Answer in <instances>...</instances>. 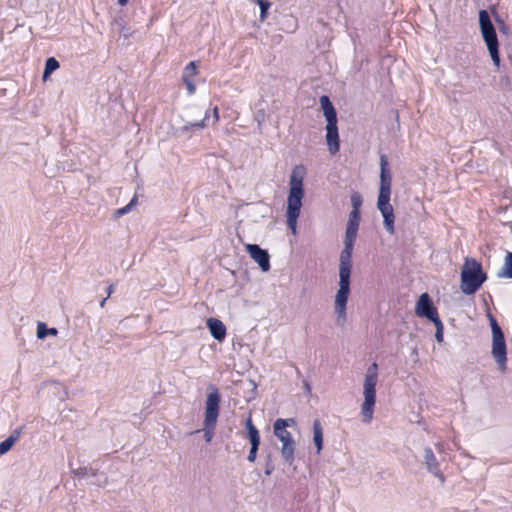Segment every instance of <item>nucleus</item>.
Returning a JSON list of instances; mask_svg holds the SVG:
<instances>
[{
    "label": "nucleus",
    "instance_id": "f257e3e1",
    "mask_svg": "<svg viewBox=\"0 0 512 512\" xmlns=\"http://www.w3.org/2000/svg\"><path fill=\"white\" fill-rule=\"evenodd\" d=\"M391 185L392 176L389 170L388 159L385 154H382L380 156V185L377 200V209L380 211L383 217V223L386 231L389 234H394L395 216L393 207L390 204Z\"/></svg>",
    "mask_w": 512,
    "mask_h": 512
},
{
    "label": "nucleus",
    "instance_id": "f03ea898",
    "mask_svg": "<svg viewBox=\"0 0 512 512\" xmlns=\"http://www.w3.org/2000/svg\"><path fill=\"white\" fill-rule=\"evenodd\" d=\"M305 174V167L297 165L293 168L289 180L286 217L287 226L294 235L297 233V219L300 215L302 199L304 197L303 180Z\"/></svg>",
    "mask_w": 512,
    "mask_h": 512
},
{
    "label": "nucleus",
    "instance_id": "7ed1b4c3",
    "mask_svg": "<svg viewBox=\"0 0 512 512\" xmlns=\"http://www.w3.org/2000/svg\"><path fill=\"white\" fill-rule=\"evenodd\" d=\"M487 274L474 258L466 257L461 268L460 289L466 295L474 294L486 281Z\"/></svg>",
    "mask_w": 512,
    "mask_h": 512
},
{
    "label": "nucleus",
    "instance_id": "20e7f679",
    "mask_svg": "<svg viewBox=\"0 0 512 512\" xmlns=\"http://www.w3.org/2000/svg\"><path fill=\"white\" fill-rule=\"evenodd\" d=\"M378 381V366L377 363H372L365 374L363 384L364 401L361 405L362 421L370 423L373 418V411L376 402V385Z\"/></svg>",
    "mask_w": 512,
    "mask_h": 512
},
{
    "label": "nucleus",
    "instance_id": "39448f33",
    "mask_svg": "<svg viewBox=\"0 0 512 512\" xmlns=\"http://www.w3.org/2000/svg\"><path fill=\"white\" fill-rule=\"evenodd\" d=\"M320 104L326 119V142L329 152L334 155L339 151V134L337 127V114L328 96L320 97Z\"/></svg>",
    "mask_w": 512,
    "mask_h": 512
},
{
    "label": "nucleus",
    "instance_id": "423d86ee",
    "mask_svg": "<svg viewBox=\"0 0 512 512\" xmlns=\"http://www.w3.org/2000/svg\"><path fill=\"white\" fill-rule=\"evenodd\" d=\"M220 394L214 386L209 387V393L205 402V418L203 422L204 438L211 442L219 416Z\"/></svg>",
    "mask_w": 512,
    "mask_h": 512
},
{
    "label": "nucleus",
    "instance_id": "0eeeda50",
    "mask_svg": "<svg viewBox=\"0 0 512 512\" xmlns=\"http://www.w3.org/2000/svg\"><path fill=\"white\" fill-rule=\"evenodd\" d=\"M479 26L481 35L483 40L487 46L490 57L493 61V64L496 67L500 66V56H499V42L496 34V30L494 28L493 23L491 22L490 16L486 10L479 11Z\"/></svg>",
    "mask_w": 512,
    "mask_h": 512
},
{
    "label": "nucleus",
    "instance_id": "6e6552de",
    "mask_svg": "<svg viewBox=\"0 0 512 512\" xmlns=\"http://www.w3.org/2000/svg\"><path fill=\"white\" fill-rule=\"evenodd\" d=\"M273 433L281 442L280 453L285 464L291 466L295 461L296 442L292 434L286 429V422L276 420L273 424Z\"/></svg>",
    "mask_w": 512,
    "mask_h": 512
},
{
    "label": "nucleus",
    "instance_id": "1a4fd4ad",
    "mask_svg": "<svg viewBox=\"0 0 512 512\" xmlns=\"http://www.w3.org/2000/svg\"><path fill=\"white\" fill-rule=\"evenodd\" d=\"M352 265L339 264V289L335 297V313L338 319L345 320L346 304L350 292V275Z\"/></svg>",
    "mask_w": 512,
    "mask_h": 512
},
{
    "label": "nucleus",
    "instance_id": "9d476101",
    "mask_svg": "<svg viewBox=\"0 0 512 512\" xmlns=\"http://www.w3.org/2000/svg\"><path fill=\"white\" fill-rule=\"evenodd\" d=\"M491 354L498 365V369L505 372L507 369V346L503 333L492 335Z\"/></svg>",
    "mask_w": 512,
    "mask_h": 512
},
{
    "label": "nucleus",
    "instance_id": "9b49d317",
    "mask_svg": "<svg viewBox=\"0 0 512 512\" xmlns=\"http://www.w3.org/2000/svg\"><path fill=\"white\" fill-rule=\"evenodd\" d=\"M358 228L346 226L344 248L340 253V263L343 265H352L351 257L354 247V242L357 237Z\"/></svg>",
    "mask_w": 512,
    "mask_h": 512
},
{
    "label": "nucleus",
    "instance_id": "f8f14e48",
    "mask_svg": "<svg viewBox=\"0 0 512 512\" xmlns=\"http://www.w3.org/2000/svg\"><path fill=\"white\" fill-rule=\"evenodd\" d=\"M415 312L420 317H425L431 321L439 318L436 308L434 307L430 296L427 293H423L420 295L416 307Z\"/></svg>",
    "mask_w": 512,
    "mask_h": 512
},
{
    "label": "nucleus",
    "instance_id": "ddd939ff",
    "mask_svg": "<svg viewBox=\"0 0 512 512\" xmlns=\"http://www.w3.org/2000/svg\"><path fill=\"white\" fill-rule=\"evenodd\" d=\"M245 248L250 257L259 265L263 272L270 270V256L266 250L260 248L257 244H247Z\"/></svg>",
    "mask_w": 512,
    "mask_h": 512
},
{
    "label": "nucleus",
    "instance_id": "4468645a",
    "mask_svg": "<svg viewBox=\"0 0 512 512\" xmlns=\"http://www.w3.org/2000/svg\"><path fill=\"white\" fill-rule=\"evenodd\" d=\"M424 464L427 468V470L434 475L436 478L440 480L441 483L445 481V477L443 473L441 472V469L439 467V462L437 461L433 451L431 448L426 447L424 449Z\"/></svg>",
    "mask_w": 512,
    "mask_h": 512
},
{
    "label": "nucleus",
    "instance_id": "2eb2a0df",
    "mask_svg": "<svg viewBox=\"0 0 512 512\" xmlns=\"http://www.w3.org/2000/svg\"><path fill=\"white\" fill-rule=\"evenodd\" d=\"M207 327L212 337L218 341H223L226 336V327L222 321L216 318L207 319Z\"/></svg>",
    "mask_w": 512,
    "mask_h": 512
},
{
    "label": "nucleus",
    "instance_id": "dca6fc26",
    "mask_svg": "<svg viewBox=\"0 0 512 512\" xmlns=\"http://www.w3.org/2000/svg\"><path fill=\"white\" fill-rule=\"evenodd\" d=\"M208 119V111L205 112L203 119L194 122H187L181 127L176 128L175 135L183 136L193 129H203L206 127V120Z\"/></svg>",
    "mask_w": 512,
    "mask_h": 512
},
{
    "label": "nucleus",
    "instance_id": "f3484780",
    "mask_svg": "<svg viewBox=\"0 0 512 512\" xmlns=\"http://www.w3.org/2000/svg\"><path fill=\"white\" fill-rule=\"evenodd\" d=\"M248 438L251 447L259 448L260 445V434L258 429L254 426L251 416H249L245 422Z\"/></svg>",
    "mask_w": 512,
    "mask_h": 512
},
{
    "label": "nucleus",
    "instance_id": "a211bd4d",
    "mask_svg": "<svg viewBox=\"0 0 512 512\" xmlns=\"http://www.w3.org/2000/svg\"><path fill=\"white\" fill-rule=\"evenodd\" d=\"M313 442L317 448V454H320L323 448V429L318 419L313 422Z\"/></svg>",
    "mask_w": 512,
    "mask_h": 512
},
{
    "label": "nucleus",
    "instance_id": "6ab92c4d",
    "mask_svg": "<svg viewBox=\"0 0 512 512\" xmlns=\"http://www.w3.org/2000/svg\"><path fill=\"white\" fill-rule=\"evenodd\" d=\"M497 276L498 278L512 279V252L506 253L503 266Z\"/></svg>",
    "mask_w": 512,
    "mask_h": 512
},
{
    "label": "nucleus",
    "instance_id": "aec40b11",
    "mask_svg": "<svg viewBox=\"0 0 512 512\" xmlns=\"http://www.w3.org/2000/svg\"><path fill=\"white\" fill-rule=\"evenodd\" d=\"M58 334V330L56 328H47L46 324L43 322H38L37 324V338L44 339L48 335L56 336Z\"/></svg>",
    "mask_w": 512,
    "mask_h": 512
},
{
    "label": "nucleus",
    "instance_id": "412c9836",
    "mask_svg": "<svg viewBox=\"0 0 512 512\" xmlns=\"http://www.w3.org/2000/svg\"><path fill=\"white\" fill-rule=\"evenodd\" d=\"M58 68H59V62L53 57L48 58L45 63L43 78L46 79L48 77V75H50L52 72H54Z\"/></svg>",
    "mask_w": 512,
    "mask_h": 512
},
{
    "label": "nucleus",
    "instance_id": "4be33fe9",
    "mask_svg": "<svg viewBox=\"0 0 512 512\" xmlns=\"http://www.w3.org/2000/svg\"><path fill=\"white\" fill-rule=\"evenodd\" d=\"M196 71H197L196 62L195 61L189 62L183 70L182 79L183 80H191V78L196 75Z\"/></svg>",
    "mask_w": 512,
    "mask_h": 512
},
{
    "label": "nucleus",
    "instance_id": "5701e85b",
    "mask_svg": "<svg viewBox=\"0 0 512 512\" xmlns=\"http://www.w3.org/2000/svg\"><path fill=\"white\" fill-rule=\"evenodd\" d=\"M136 203H137V197H136V196H134V197L131 199V201H130L126 206H124V207H122V208H120V209H117V210L115 211V216H116V217H121V216H123V215H125V214L129 213V212L131 211L132 207L136 205Z\"/></svg>",
    "mask_w": 512,
    "mask_h": 512
},
{
    "label": "nucleus",
    "instance_id": "b1692460",
    "mask_svg": "<svg viewBox=\"0 0 512 512\" xmlns=\"http://www.w3.org/2000/svg\"><path fill=\"white\" fill-rule=\"evenodd\" d=\"M432 322L434 323V325L436 327L435 339L438 343H441V342H443V330H444L443 323L440 320V318H436Z\"/></svg>",
    "mask_w": 512,
    "mask_h": 512
},
{
    "label": "nucleus",
    "instance_id": "393cba45",
    "mask_svg": "<svg viewBox=\"0 0 512 512\" xmlns=\"http://www.w3.org/2000/svg\"><path fill=\"white\" fill-rule=\"evenodd\" d=\"M360 224V211H351L349 213V219L347 226L359 228Z\"/></svg>",
    "mask_w": 512,
    "mask_h": 512
},
{
    "label": "nucleus",
    "instance_id": "a878e982",
    "mask_svg": "<svg viewBox=\"0 0 512 512\" xmlns=\"http://www.w3.org/2000/svg\"><path fill=\"white\" fill-rule=\"evenodd\" d=\"M362 202H363V200H362V196L360 193H358V192L352 193V195H351L352 210L351 211H360Z\"/></svg>",
    "mask_w": 512,
    "mask_h": 512
},
{
    "label": "nucleus",
    "instance_id": "bb28decb",
    "mask_svg": "<svg viewBox=\"0 0 512 512\" xmlns=\"http://www.w3.org/2000/svg\"><path fill=\"white\" fill-rule=\"evenodd\" d=\"M258 5L260 6V20L264 21L267 17V11L271 6V3L267 0H257Z\"/></svg>",
    "mask_w": 512,
    "mask_h": 512
},
{
    "label": "nucleus",
    "instance_id": "cd10ccee",
    "mask_svg": "<svg viewBox=\"0 0 512 512\" xmlns=\"http://www.w3.org/2000/svg\"><path fill=\"white\" fill-rule=\"evenodd\" d=\"M488 317H489V321H490L492 335H497V334L503 333V331H502L501 327L499 326V324L497 323L496 319L491 314H488Z\"/></svg>",
    "mask_w": 512,
    "mask_h": 512
},
{
    "label": "nucleus",
    "instance_id": "c85d7f7f",
    "mask_svg": "<svg viewBox=\"0 0 512 512\" xmlns=\"http://www.w3.org/2000/svg\"><path fill=\"white\" fill-rule=\"evenodd\" d=\"M14 444L12 443V439H5L0 443V455L6 454Z\"/></svg>",
    "mask_w": 512,
    "mask_h": 512
},
{
    "label": "nucleus",
    "instance_id": "c756f323",
    "mask_svg": "<svg viewBox=\"0 0 512 512\" xmlns=\"http://www.w3.org/2000/svg\"><path fill=\"white\" fill-rule=\"evenodd\" d=\"M274 468H275L274 464H273V462L271 460V457L269 456L268 460L266 462V465H265V474L268 475V476L271 475L273 473V471H274Z\"/></svg>",
    "mask_w": 512,
    "mask_h": 512
},
{
    "label": "nucleus",
    "instance_id": "7c9ffc66",
    "mask_svg": "<svg viewBox=\"0 0 512 512\" xmlns=\"http://www.w3.org/2000/svg\"><path fill=\"white\" fill-rule=\"evenodd\" d=\"M257 451H258V448L250 447V451H249V454L247 457V460L249 462H251V463L255 462V460L257 458Z\"/></svg>",
    "mask_w": 512,
    "mask_h": 512
},
{
    "label": "nucleus",
    "instance_id": "2f4dec72",
    "mask_svg": "<svg viewBox=\"0 0 512 512\" xmlns=\"http://www.w3.org/2000/svg\"><path fill=\"white\" fill-rule=\"evenodd\" d=\"M20 435H21V429H16L11 433V435L8 437V439H12V443L15 444L19 440Z\"/></svg>",
    "mask_w": 512,
    "mask_h": 512
},
{
    "label": "nucleus",
    "instance_id": "473e14b6",
    "mask_svg": "<svg viewBox=\"0 0 512 512\" xmlns=\"http://www.w3.org/2000/svg\"><path fill=\"white\" fill-rule=\"evenodd\" d=\"M20 435H21V429H16L11 433V435L8 437V439H12V443L15 444L19 440Z\"/></svg>",
    "mask_w": 512,
    "mask_h": 512
},
{
    "label": "nucleus",
    "instance_id": "72a5a7b5",
    "mask_svg": "<svg viewBox=\"0 0 512 512\" xmlns=\"http://www.w3.org/2000/svg\"><path fill=\"white\" fill-rule=\"evenodd\" d=\"M183 81H184V83L186 84V87H187L188 93H189L190 95H192V94L195 92V89H196V87H195L194 83L192 82V80H183Z\"/></svg>",
    "mask_w": 512,
    "mask_h": 512
},
{
    "label": "nucleus",
    "instance_id": "f704fd0d",
    "mask_svg": "<svg viewBox=\"0 0 512 512\" xmlns=\"http://www.w3.org/2000/svg\"><path fill=\"white\" fill-rule=\"evenodd\" d=\"M277 420L286 422V428L296 425V421L294 418H288V419L278 418Z\"/></svg>",
    "mask_w": 512,
    "mask_h": 512
},
{
    "label": "nucleus",
    "instance_id": "c9c22d12",
    "mask_svg": "<svg viewBox=\"0 0 512 512\" xmlns=\"http://www.w3.org/2000/svg\"><path fill=\"white\" fill-rule=\"evenodd\" d=\"M74 474L78 477H85L87 475V469L85 467L79 468L74 471Z\"/></svg>",
    "mask_w": 512,
    "mask_h": 512
},
{
    "label": "nucleus",
    "instance_id": "e433bc0d",
    "mask_svg": "<svg viewBox=\"0 0 512 512\" xmlns=\"http://www.w3.org/2000/svg\"><path fill=\"white\" fill-rule=\"evenodd\" d=\"M120 35L123 36L124 38H128L131 35L130 28L123 27L121 29Z\"/></svg>",
    "mask_w": 512,
    "mask_h": 512
},
{
    "label": "nucleus",
    "instance_id": "4c0bfd02",
    "mask_svg": "<svg viewBox=\"0 0 512 512\" xmlns=\"http://www.w3.org/2000/svg\"><path fill=\"white\" fill-rule=\"evenodd\" d=\"M213 118H214V122H217L218 119H219V114H218V108L217 107H215L213 109Z\"/></svg>",
    "mask_w": 512,
    "mask_h": 512
},
{
    "label": "nucleus",
    "instance_id": "58836bf2",
    "mask_svg": "<svg viewBox=\"0 0 512 512\" xmlns=\"http://www.w3.org/2000/svg\"><path fill=\"white\" fill-rule=\"evenodd\" d=\"M114 291V285L113 284H110L107 288V298H109L111 296V294L113 293Z\"/></svg>",
    "mask_w": 512,
    "mask_h": 512
},
{
    "label": "nucleus",
    "instance_id": "ea45409f",
    "mask_svg": "<svg viewBox=\"0 0 512 512\" xmlns=\"http://www.w3.org/2000/svg\"><path fill=\"white\" fill-rule=\"evenodd\" d=\"M119 5L125 6L128 3V0H118Z\"/></svg>",
    "mask_w": 512,
    "mask_h": 512
},
{
    "label": "nucleus",
    "instance_id": "a19ab883",
    "mask_svg": "<svg viewBox=\"0 0 512 512\" xmlns=\"http://www.w3.org/2000/svg\"><path fill=\"white\" fill-rule=\"evenodd\" d=\"M107 299H108L107 296L102 299V301L100 302V307H102V308L104 307Z\"/></svg>",
    "mask_w": 512,
    "mask_h": 512
},
{
    "label": "nucleus",
    "instance_id": "79ce46f5",
    "mask_svg": "<svg viewBox=\"0 0 512 512\" xmlns=\"http://www.w3.org/2000/svg\"><path fill=\"white\" fill-rule=\"evenodd\" d=\"M500 31L506 33V26L503 24L502 28L500 29Z\"/></svg>",
    "mask_w": 512,
    "mask_h": 512
}]
</instances>
